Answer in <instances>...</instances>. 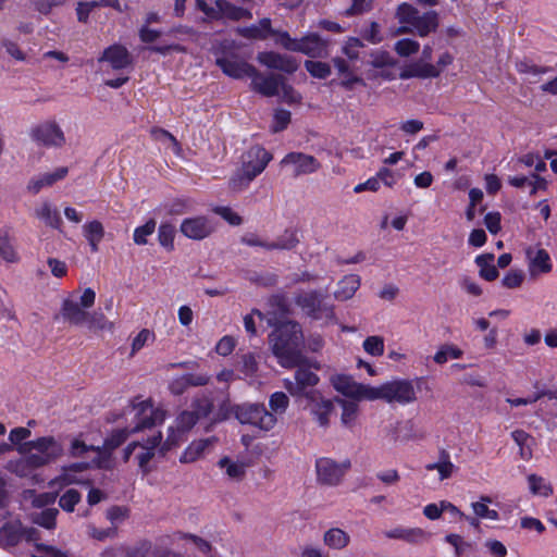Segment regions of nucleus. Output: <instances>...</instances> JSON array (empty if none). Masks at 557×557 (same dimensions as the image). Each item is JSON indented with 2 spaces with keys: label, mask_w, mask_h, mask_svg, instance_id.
Returning <instances> with one entry per match:
<instances>
[{
  "label": "nucleus",
  "mask_w": 557,
  "mask_h": 557,
  "mask_svg": "<svg viewBox=\"0 0 557 557\" xmlns=\"http://www.w3.org/2000/svg\"><path fill=\"white\" fill-rule=\"evenodd\" d=\"M134 425L132 428H123L113 430L103 441V445L97 446V458L94 462L97 468H104L103 461L109 460L114 449L123 445L131 434L151 430L158 424H162L165 413L159 408H154L152 404L143 401L134 406Z\"/></svg>",
  "instance_id": "nucleus-1"
},
{
  "label": "nucleus",
  "mask_w": 557,
  "mask_h": 557,
  "mask_svg": "<svg viewBox=\"0 0 557 557\" xmlns=\"http://www.w3.org/2000/svg\"><path fill=\"white\" fill-rule=\"evenodd\" d=\"M273 354L281 366L292 368L302 361L300 345L302 332L297 322L287 321L280 324L271 334Z\"/></svg>",
  "instance_id": "nucleus-2"
},
{
  "label": "nucleus",
  "mask_w": 557,
  "mask_h": 557,
  "mask_svg": "<svg viewBox=\"0 0 557 557\" xmlns=\"http://www.w3.org/2000/svg\"><path fill=\"white\" fill-rule=\"evenodd\" d=\"M418 399L414 381L394 379L373 386L371 401L383 400L387 404L406 406Z\"/></svg>",
  "instance_id": "nucleus-3"
},
{
  "label": "nucleus",
  "mask_w": 557,
  "mask_h": 557,
  "mask_svg": "<svg viewBox=\"0 0 557 557\" xmlns=\"http://www.w3.org/2000/svg\"><path fill=\"white\" fill-rule=\"evenodd\" d=\"M396 17L400 24H407L414 29L420 37H426L436 32L440 21L436 11H428L420 14L419 10L412 4L403 2L397 7Z\"/></svg>",
  "instance_id": "nucleus-4"
},
{
  "label": "nucleus",
  "mask_w": 557,
  "mask_h": 557,
  "mask_svg": "<svg viewBox=\"0 0 557 557\" xmlns=\"http://www.w3.org/2000/svg\"><path fill=\"white\" fill-rule=\"evenodd\" d=\"M276 45L293 52H300L311 58L327 55V41L318 34L310 33L301 38H292L287 32L276 34Z\"/></svg>",
  "instance_id": "nucleus-5"
},
{
  "label": "nucleus",
  "mask_w": 557,
  "mask_h": 557,
  "mask_svg": "<svg viewBox=\"0 0 557 557\" xmlns=\"http://www.w3.org/2000/svg\"><path fill=\"white\" fill-rule=\"evenodd\" d=\"M330 383L342 398L371 401L373 386L357 382L349 374L335 373L330 376Z\"/></svg>",
  "instance_id": "nucleus-6"
},
{
  "label": "nucleus",
  "mask_w": 557,
  "mask_h": 557,
  "mask_svg": "<svg viewBox=\"0 0 557 557\" xmlns=\"http://www.w3.org/2000/svg\"><path fill=\"white\" fill-rule=\"evenodd\" d=\"M29 136L38 146L61 148L65 144V135L55 121H45L30 128Z\"/></svg>",
  "instance_id": "nucleus-7"
},
{
  "label": "nucleus",
  "mask_w": 557,
  "mask_h": 557,
  "mask_svg": "<svg viewBox=\"0 0 557 557\" xmlns=\"http://www.w3.org/2000/svg\"><path fill=\"white\" fill-rule=\"evenodd\" d=\"M325 295L315 290L301 292L296 298V305L312 319L332 318L333 308L324 304Z\"/></svg>",
  "instance_id": "nucleus-8"
},
{
  "label": "nucleus",
  "mask_w": 557,
  "mask_h": 557,
  "mask_svg": "<svg viewBox=\"0 0 557 557\" xmlns=\"http://www.w3.org/2000/svg\"><path fill=\"white\" fill-rule=\"evenodd\" d=\"M433 49L430 45H425L422 49V55L419 60L408 64L400 73V78L408 79L412 77L431 78L437 77L441 70L430 61L432 59Z\"/></svg>",
  "instance_id": "nucleus-9"
},
{
  "label": "nucleus",
  "mask_w": 557,
  "mask_h": 557,
  "mask_svg": "<svg viewBox=\"0 0 557 557\" xmlns=\"http://www.w3.org/2000/svg\"><path fill=\"white\" fill-rule=\"evenodd\" d=\"M349 467V461L338 463L331 458H319L315 462L318 481L325 485L335 486L341 483Z\"/></svg>",
  "instance_id": "nucleus-10"
},
{
  "label": "nucleus",
  "mask_w": 557,
  "mask_h": 557,
  "mask_svg": "<svg viewBox=\"0 0 557 557\" xmlns=\"http://www.w3.org/2000/svg\"><path fill=\"white\" fill-rule=\"evenodd\" d=\"M216 230V223L205 215L186 218L180 225L181 233L193 240H202L211 236Z\"/></svg>",
  "instance_id": "nucleus-11"
},
{
  "label": "nucleus",
  "mask_w": 557,
  "mask_h": 557,
  "mask_svg": "<svg viewBox=\"0 0 557 557\" xmlns=\"http://www.w3.org/2000/svg\"><path fill=\"white\" fill-rule=\"evenodd\" d=\"M276 423L274 413L269 412L264 406L252 405L246 410V436L247 428L251 429L252 435L271 430Z\"/></svg>",
  "instance_id": "nucleus-12"
},
{
  "label": "nucleus",
  "mask_w": 557,
  "mask_h": 557,
  "mask_svg": "<svg viewBox=\"0 0 557 557\" xmlns=\"http://www.w3.org/2000/svg\"><path fill=\"white\" fill-rule=\"evenodd\" d=\"M306 398L308 400L307 407L318 424L322 428H326L334 410L335 399L325 398L319 391L308 392Z\"/></svg>",
  "instance_id": "nucleus-13"
},
{
  "label": "nucleus",
  "mask_w": 557,
  "mask_h": 557,
  "mask_svg": "<svg viewBox=\"0 0 557 557\" xmlns=\"http://www.w3.org/2000/svg\"><path fill=\"white\" fill-rule=\"evenodd\" d=\"M296 367L295 380H284L285 388L289 392L290 395L295 397L306 396V388L315 386L320 379L319 376L310 371L307 367L301 364V361Z\"/></svg>",
  "instance_id": "nucleus-14"
},
{
  "label": "nucleus",
  "mask_w": 557,
  "mask_h": 557,
  "mask_svg": "<svg viewBox=\"0 0 557 557\" xmlns=\"http://www.w3.org/2000/svg\"><path fill=\"white\" fill-rule=\"evenodd\" d=\"M282 166L292 168L294 176L308 175L317 172L321 164L310 154L302 152H289L280 162Z\"/></svg>",
  "instance_id": "nucleus-15"
},
{
  "label": "nucleus",
  "mask_w": 557,
  "mask_h": 557,
  "mask_svg": "<svg viewBox=\"0 0 557 557\" xmlns=\"http://www.w3.org/2000/svg\"><path fill=\"white\" fill-rule=\"evenodd\" d=\"M528 271L530 276L537 277L547 274L553 269L549 253L537 246H530L525 249Z\"/></svg>",
  "instance_id": "nucleus-16"
},
{
  "label": "nucleus",
  "mask_w": 557,
  "mask_h": 557,
  "mask_svg": "<svg viewBox=\"0 0 557 557\" xmlns=\"http://www.w3.org/2000/svg\"><path fill=\"white\" fill-rule=\"evenodd\" d=\"M20 454H27L32 450H37L38 454L48 455V458L55 460L62 455V446L55 441L53 436H42L33 441L23 443L17 448Z\"/></svg>",
  "instance_id": "nucleus-17"
},
{
  "label": "nucleus",
  "mask_w": 557,
  "mask_h": 557,
  "mask_svg": "<svg viewBox=\"0 0 557 557\" xmlns=\"http://www.w3.org/2000/svg\"><path fill=\"white\" fill-rule=\"evenodd\" d=\"M247 158L246 181H252L264 171L269 162L272 160V154L263 147L256 145L250 147L247 152Z\"/></svg>",
  "instance_id": "nucleus-18"
},
{
  "label": "nucleus",
  "mask_w": 557,
  "mask_h": 557,
  "mask_svg": "<svg viewBox=\"0 0 557 557\" xmlns=\"http://www.w3.org/2000/svg\"><path fill=\"white\" fill-rule=\"evenodd\" d=\"M98 61L108 62L113 70L120 71L133 64V57L125 46L113 44L103 50Z\"/></svg>",
  "instance_id": "nucleus-19"
},
{
  "label": "nucleus",
  "mask_w": 557,
  "mask_h": 557,
  "mask_svg": "<svg viewBox=\"0 0 557 557\" xmlns=\"http://www.w3.org/2000/svg\"><path fill=\"white\" fill-rule=\"evenodd\" d=\"M246 76L252 77V88L267 97H273L280 94V84L282 76L257 75L252 66L246 64Z\"/></svg>",
  "instance_id": "nucleus-20"
},
{
  "label": "nucleus",
  "mask_w": 557,
  "mask_h": 557,
  "mask_svg": "<svg viewBox=\"0 0 557 557\" xmlns=\"http://www.w3.org/2000/svg\"><path fill=\"white\" fill-rule=\"evenodd\" d=\"M258 61L269 69L285 73H294L298 69V62L294 57L273 51L259 53Z\"/></svg>",
  "instance_id": "nucleus-21"
},
{
  "label": "nucleus",
  "mask_w": 557,
  "mask_h": 557,
  "mask_svg": "<svg viewBox=\"0 0 557 557\" xmlns=\"http://www.w3.org/2000/svg\"><path fill=\"white\" fill-rule=\"evenodd\" d=\"M383 535L389 540L405 541L410 544H419L430 539V534L420 528L395 527L385 530Z\"/></svg>",
  "instance_id": "nucleus-22"
},
{
  "label": "nucleus",
  "mask_w": 557,
  "mask_h": 557,
  "mask_svg": "<svg viewBox=\"0 0 557 557\" xmlns=\"http://www.w3.org/2000/svg\"><path fill=\"white\" fill-rule=\"evenodd\" d=\"M299 239L295 231L286 230L276 240L267 243L257 236L246 238V245L260 246L267 249H292L298 244Z\"/></svg>",
  "instance_id": "nucleus-23"
},
{
  "label": "nucleus",
  "mask_w": 557,
  "mask_h": 557,
  "mask_svg": "<svg viewBox=\"0 0 557 557\" xmlns=\"http://www.w3.org/2000/svg\"><path fill=\"white\" fill-rule=\"evenodd\" d=\"M219 442L216 436L200 438L193 441L182 453L180 461L182 463H190L198 460L205 453Z\"/></svg>",
  "instance_id": "nucleus-24"
},
{
  "label": "nucleus",
  "mask_w": 557,
  "mask_h": 557,
  "mask_svg": "<svg viewBox=\"0 0 557 557\" xmlns=\"http://www.w3.org/2000/svg\"><path fill=\"white\" fill-rule=\"evenodd\" d=\"M69 173L66 166H60L52 173H45L33 177L27 184V190L33 195H37L44 187H50L58 181L63 180Z\"/></svg>",
  "instance_id": "nucleus-25"
},
{
  "label": "nucleus",
  "mask_w": 557,
  "mask_h": 557,
  "mask_svg": "<svg viewBox=\"0 0 557 557\" xmlns=\"http://www.w3.org/2000/svg\"><path fill=\"white\" fill-rule=\"evenodd\" d=\"M34 214L46 226L58 231L62 230L63 221L60 211L50 201H44L35 209Z\"/></svg>",
  "instance_id": "nucleus-26"
},
{
  "label": "nucleus",
  "mask_w": 557,
  "mask_h": 557,
  "mask_svg": "<svg viewBox=\"0 0 557 557\" xmlns=\"http://www.w3.org/2000/svg\"><path fill=\"white\" fill-rule=\"evenodd\" d=\"M162 442V433L160 431L154 432L151 436L147 437L141 443V447L145 449V451L140 453L138 458V466L144 474H148L150 472V469L148 468V463L154 456V449L161 444Z\"/></svg>",
  "instance_id": "nucleus-27"
},
{
  "label": "nucleus",
  "mask_w": 557,
  "mask_h": 557,
  "mask_svg": "<svg viewBox=\"0 0 557 557\" xmlns=\"http://www.w3.org/2000/svg\"><path fill=\"white\" fill-rule=\"evenodd\" d=\"M60 314L65 322L71 325L81 326L86 321L87 311L84 310L78 302L65 298L62 301Z\"/></svg>",
  "instance_id": "nucleus-28"
},
{
  "label": "nucleus",
  "mask_w": 557,
  "mask_h": 557,
  "mask_svg": "<svg viewBox=\"0 0 557 557\" xmlns=\"http://www.w3.org/2000/svg\"><path fill=\"white\" fill-rule=\"evenodd\" d=\"M323 544L333 550H343L351 542V537L345 530L333 527L327 529L322 536Z\"/></svg>",
  "instance_id": "nucleus-29"
},
{
  "label": "nucleus",
  "mask_w": 557,
  "mask_h": 557,
  "mask_svg": "<svg viewBox=\"0 0 557 557\" xmlns=\"http://www.w3.org/2000/svg\"><path fill=\"white\" fill-rule=\"evenodd\" d=\"M208 382L209 376L206 374L186 373L174 379L170 384V389L173 394L181 395L190 386H203Z\"/></svg>",
  "instance_id": "nucleus-30"
},
{
  "label": "nucleus",
  "mask_w": 557,
  "mask_h": 557,
  "mask_svg": "<svg viewBox=\"0 0 557 557\" xmlns=\"http://www.w3.org/2000/svg\"><path fill=\"white\" fill-rule=\"evenodd\" d=\"M360 276L357 274L345 275L338 283L337 288L334 292L336 300L345 301L354 297L356 292L360 287Z\"/></svg>",
  "instance_id": "nucleus-31"
},
{
  "label": "nucleus",
  "mask_w": 557,
  "mask_h": 557,
  "mask_svg": "<svg viewBox=\"0 0 557 557\" xmlns=\"http://www.w3.org/2000/svg\"><path fill=\"white\" fill-rule=\"evenodd\" d=\"M359 401L360 400L345 399L341 397L335 398V403L339 405L342 409L341 422L345 428L351 429L355 426L359 416Z\"/></svg>",
  "instance_id": "nucleus-32"
},
{
  "label": "nucleus",
  "mask_w": 557,
  "mask_h": 557,
  "mask_svg": "<svg viewBox=\"0 0 557 557\" xmlns=\"http://www.w3.org/2000/svg\"><path fill=\"white\" fill-rule=\"evenodd\" d=\"M216 65L231 77H244V59L224 54L216 58Z\"/></svg>",
  "instance_id": "nucleus-33"
},
{
  "label": "nucleus",
  "mask_w": 557,
  "mask_h": 557,
  "mask_svg": "<svg viewBox=\"0 0 557 557\" xmlns=\"http://www.w3.org/2000/svg\"><path fill=\"white\" fill-rule=\"evenodd\" d=\"M277 33L272 28L271 20L268 17L260 20L257 24L246 26V38L248 39L264 40L270 36L276 39Z\"/></svg>",
  "instance_id": "nucleus-34"
},
{
  "label": "nucleus",
  "mask_w": 557,
  "mask_h": 557,
  "mask_svg": "<svg viewBox=\"0 0 557 557\" xmlns=\"http://www.w3.org/2000/svg\"><path fill=\"white\" fill-rule=\"evenodd\" d=\"M194 201L191 198L182 196L166 200L162 208L169 215H182L191 211Z\"/></svg>",
  "instance_id": "nucleus-35"
},
{
  "label": "nucleus",
  "mask_w": 557,
  "mask_h": 557,
  "mask_svg": "<svg viewBox=\"0 0 557 557\" xmlns=\"http://www.w3.org/2000/svg\"><path fill=\"white\" fill-rule=\"evenodd\" d=\"M494 259L495 257L493 253H484L475 258L480 276L488 282L496 280L498 276V271L494 265Z\"/></svg>",
  "instance_id": "nucleus-36"
},
{
  "label": "nucleus",
  "mask_w": 557,
  "mask_h": 557,
  "mask_svg": "<svg viewBox=\"0 0 557 557\" xmlns=\"http://www.w3.org/2000/svg\"><path fill=\"white\" fill-rule=\"evenodd\" d=\"M215 5L219 10L218 21L224 17L232 21H239L244 18V8L236 7L227 0H216Z\"/></svg>",
  "instance_id": "nucleus-37"
},
{
  "label": "nucleus",
  "mask_w": 557,
  "mask_h": 557,
  "mask_svg": "<svg viewBox=\"0 0 557 557\" xmlns=\"http://www.w3.org/2000/svg\"><path fill=\"white\" fill-rule=\"evenodd\" d=\"M425 469L428 471L436 470L438 472L440 479L445 480L451 476L455 466L449 459V455L446 451H442L440 456V460L437 462H431L425 465Z\"/></svg>",
  "instance_id": "nucleus-38"
},
{
  "label": "nucleus",
  "mask_w": 557,
  "mask_h": 557,
  "mask_svg": "<svg viewBox=\"0 0 557 557\" xmlns=\"http://www.w3.org/2000/svg\"><path fill=\"white\" fill-rule=\"evenodd\" d=\"M175 226L169 222H162L158 227V242L161 247L171 252L174 250Z\"/></svg>",
  "instance_id": "nucleus-39"
},
{
  "label": "nucleus",
  "mask_w": 557,
  "mask_h": 557,
  "mask_svg": "<svg viewBox=\"0 0 557 557\" xmlns=\"http://www.w3.org/2000/svg\"><path fill=\"white\" fill-rule=\"evenodd\" d=\"M528 483L530 492L534 495L548 497L553 494V486L543 476L530 474L528 475Z\"/></svg>",
  "instance_id": "nucleus-40"
},
{
  "label": "nucleus",
  "mask_w": 557,
  "mask_h": 557,
  "mask_svg": "<svg viewBox=\"0 0 557 557\" xmlns=\"http://www.w3.org/2000/svg\"><path fill=\"white\" fill-rule=\"evenodd\" d=\"M218 466L225 470V474L233 480H239L244 476V461L235 462L230 457H222L218 461Z\"/></svg>",
  "instance_id": "nucleus-41"
},
{
  "label": "nucleus",
  "mask_w": 557,
  "mask_h": 557,
  "mask_svg": "<svg viewBox=\"0 0 557 557\" xmlns=\"http://www.w3.org/2000/svg\"><path fill=\"white\" fill-rule=\"evenodd\" d=\"M89 330L103 331L111 329L112 324L108 321L107 317L100 310L89 312L87 311L86 321H84Z\"/></svg>",
  "instance_id": "nucleus-42"
},
{
  "label": "nucleus",
  "mask_w": 557,
  "mask_h": 557,
  "mask_svg": "<svg viewBox=\"0 0 557 557\" xmlns=\"http://www.w3.org/2000/svg\"><path fill=\"white\" fill-rule=\"evenodd\" d=\"M462 350L455 345L445 344L435 352L433 359L437 364H444L448 359H458L462 356Z\"/></svg>",
  "instance_id": "nucleus-43"
},
{
  "label": "nucleus",
  "mask_w": 557,
  "mask_h": 557,
  "mask_svg": "<svg viewBox=\"0 0 557 557\" xmlns=\"http://www.w3.org/2000/svg\"><path fill=\"white\" fill-rule=\"evenodd\" d=\"M0 258L7 262L14 263L18 261V256L10 242L8 232L0 231Z\"/></svg>",
  "instance_id": "nucleus-44"
},
{
  "label": "nucleus",
  "mask_w": 557,
  "mask_h": 557,
  "mask_svg": "<svg viewBox=\"0 0 557 557\" xmlns=\"http://www.w3.org/2000/svg\"><path fill=\"white\" fill-rule=\"evenodd\" d=\"M420 49V44L411 38H403L395 42L394 50L401 58H408L416 54Z\"/></svg>",
  "instance_id": "nucleus-45"
},
{
  "label": "nucleus",
  "mask_w": 557,
  "mask_h": 557,
  "mask_svg": "<svg viewBox=\"0 0 557 557\" xmlns=\"http://www.w3.org/2000/svg\"><path fill=\"white\" fill-rule=\"evenodd\" d=\"M157 222L154 219H149L144 225L137 226L133 233V240L136 245H146L147 237L152 235L156 231Z\"/></svg>",
  "instance_id": "nucleus-46"
},
{
  "label": "nucleus",
  "mask_w": 557,
  "mask_h": 557,
  "mask_svg": "<svg viewBox=\"0 0 557 557\" xmlns=\"http://www.w3.org/2000/svg\"><path fill=\"white\" fill-rule=\"evenodd\" d=\"M486 503H491V498L487 496L481 497L480 502L472 503L471 507L473 512L482 519L498 520L499 515L496 510L490 509Z\"/></svg>",
  "instance_id": "nucleus-47"
},
{
  "label": "nucleus",
  "mask_w": 557,
  "mask_h": 557,
  "mask_svg": "<svg viewBox=\"0 0 557 557\" xmlns=\"http://www.w3.org/2000/svg\"><path fill=\"white\" fill-rule=\"evenodd\" d=\"M152 552V542L147 539L139 540L132 546H125L126 557H147Z\"/></svg>",
  "instance_id": "nucleus-48"
},
{
  "label": "nucleus",
  "mask_w": 557,
  "mask_h": 557,
  "mask_svg": "<svg viewBox=\"0 0 557 557\" xmlns=\"http://www.w3.org/2000/svg\"><path fill=\"white\" fill-rule=\"evenodd\" d=\"M58 513L57 508H46L34 518V522L45 529H53L57 524Z\"/></svg>",
  "instance_id": "nucleus-49"
},
{
  "label": "nucleus",
  "mask_w": 557,
  "mask_h": 557,
  "mask_svg": "<svg viewBox=\"0 0 557 557\" xmlns=\"http://www.w3.org/2000/svg\"><path fill=\"white\" fill-rule=\"evenodd\" d=\"M81 499V493L75 488H70L60 496L59 506L66 512H73Z\"/></svg>",
  "instance_id": "nucleus-50"
},
{
  "label": "nucleus",
  "mask_w": 557,
  "mask_h": 557,
  "mask_svg": "<svg viewBox=\"0 0 557 557\" xmlns=\"http://www.w3.org/2000/svg\"><path fill=\"white\" fill-rule=\"evenodd\" d=\"M362 347L364 351L373 357H380L384 354V338L379 335L368 336Z\"/></svg>",
  "instance_id": "nucleus-51"
},
{
  "label": "nucleus",
  "mask_w": 557,
  "mask_h": 557,
  "mask_svg": "<svg viewBox=\"0 0 557 557\" xmlns=\"http://www.w3.org/2000/svg\"><path fill=\"white\" fill-rule=\"evenodd\" d=\"M185 432H181L177 426H170L166 440L162 444L160 451L164 455L165 451L172 449L173 447L180 445L185 440Z\"/></svg>",
  "instance_id": "nucleus-52"
},
{
  "label": "nucleus",
  "mask_w": 557,
  "mask_h": 557,
  "mask_svg": "<svg viewBox=\"0 0 557 557\" xmlns=\"http://www.w3.org/2000/svg\"><path fill=\"white\" fill-rule=\"evenodd\" d=\"M25 457L21 459V465H24L30 470L41 468L51 463L53 460L48 458V455H41L38 453H27L24 454Z\"/></svg>",
  "instance_id": "nucleus-53"
},
{
  "label": "nucleus",
  "mask_w": 557,
  "mask_h": 557,
  "mask_svg": "<svg viewBox=\"0 0 557 557\" xmlns=\"http://www.w3.org/2000/svg\"><path fill=\"white\" fill-rule=\"evenodd\" d=\"M191 412L197 413L198 420L208 417L212 409L213 403L210 398L202 396L197 397L191 401Z\"/></svg>",
  "instance_id": "nucleus-54"
},
{
  "label": "nucleus",
  "mask_w": 557,
  "mask_h": 557,
  "mask_svg": "<svg viewBox=\"0 0 557 557\" xmlns=\"http://www.w3.org/2000/svg\"><path fill=\"white\" fill-rule=\"evenodd\" d=\"M211 211L220 215L230 225L238 226L243 222L242 216L238 213L234 212L232 208L227 206H213L211 207Z\"/></svg>",
  "instance_id": "nucleus-55"
},
{
  "label": "nucleus",
  "mask_w": 557,
  "mask_h": 557,
  "mask_svg": "<svg viewBox=\"0 0 557 557\" xmlns=\"http://www.w3.org/2000/svg\"><path fill=\"white\" fill-rule=\"evenodd\" d=\"M197 422V413H193L191 410H184L176 417L175 426H177L181 432L187 433Z\"/></svg>",
  "instance_id": "nucleus-56"
},
{
  "label": "nucleus",
  "mask_w": 557,
  "mask_h": 557,
  "mask_svg": "<svg viewBox=\"0 0 557 557\" xmlns=\"http://www.w3.org/2000/svg\"><path fill=\"white\" fill-rule=\"evenodd\" d=\"M305 67L310 73V75L315 78L323 79V78H326L331 74V67L325 62L306 61Z\"/></svg>",
  "instance_id": "nucleus-57"
},
{
  "label": "nucleus",
  "mask_w": 557,
  "mask_h": 557,
  "mask_svg": "<svg viewBox=\"0 0 557 557\" xmlns=\"http://www.w3.org/2000/svg\"><path fill=\"white\" fill-rule=\"evenodd\" d=\"M370 64L375 69L392 67L395 60L387 51L377 50L371 53Z\"/></svg>",
  "instance_id": "nucleus-58"
},
{
  "label": "nucleus",
  "mask_w": 557,
  "mask_h": 557,
  "mask_svg": "<svg viewBox=\"0 0 557 557\" xmlns=\"http://www.w3.org/2000/svg\"><path fill=\"white\" fill-rule=\"evenodd\" d=\"M280 85V94L276 96L283 101L287 103H298L301 100V96L290 85H288L284 78H282Z\"/></svg>",
  "instance_id": "nucleus-59"
},
{
  "label": "nucleus",
  "mask_w": 557,
  "mask_h": 557,
  "mask_svg": "<svg viewBox=\"0 0 557 557\" xmlns=\"http://www.w3.org/2000/svg\"><path fill=\"white\" fill-rule=\"evenodd\" d=\"M84 236L85 238H95V239H103L104 236V227L102 223L98 220H92L87 222L84 226Z\"/></svg>",
  "instance_id": "nucleus-60"
},
{
  "label": "nucleus",
  "mask_w": 557,
  "mask_h": 557,
  "mask_svg": "<svg viewBox=\"0 0 557 557\" xmlns=\"http://www.w3.org/2000/svg\"><path fill=\"white\" fill-rule=\"evenodd\" d=\"M289 404L288 397L282 393L276 392L270 398V407L272 409V413H283L287 409Z\"/></svg>",
  "instance_id": "nucleus-61"
},
{
  "label": "nucleus",
  "mask_w": 557,
  "mask_h": 557,
  "mask_svg": "<svg viewBox=\"0 0 557 557\" xmlns=\"http://www.w3.org/2000/svg\"><path fill=\"white\" fill-rule=\"evenodd\" d=\"M150 339H154V333L148 329H143L132 342V355L139 351Z\"/></svg>",
  "instance_id": "nucleus-62"
},
{
  "label": "nucleus",
  "mask_w": 557,
  "mask_h": 557,
  "mask_svg": "<svg viewBox=\"0 0 557 557\" xmlns=\"http://www.w3.org/2000/svg\"><path fill=\"white\" fill-rule=\"evenodd\" d=\"M290 122V112L287 110H276L273 117L272 131L277 133L287 127Z\"/></svg>",
  "instance_id": "nucleus-63"
},
{
  "label": "nucleus",
  "mask_w": 557,
  "mask_h": 557,
  "mask_svg": "<svg viewBox=\"0 0 557 557\" xmlns=\"http://www.w3.org/2000/svg\"><path fill=\"white\" fill-rule=\"evenodd\" d=\"M236 346V341L231 335L223 336L215 345V351L223 357L233 352Z\"/></svg>",
  "instance_id": "nucleus-64"
}]
</instances>
